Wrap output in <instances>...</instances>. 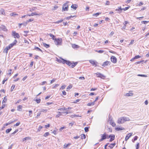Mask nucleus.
I'll return each mask as SVG.
<instances>
[{
    "label": "nucleus",
    "mask_w": 149,
    "mask_h": 149,
    "mask_svg": "<svg viewBox=\"0 0 149 149\" xmlns=\"http://www.w3.org/2000/svg\"><path fill=\"white\" fill-rule=\"evenodd\" d=\"M111 60L112 62L113 63H116L117 60L116 58L113 56H112L111 58Z\"/></svg>",
    "instance_id": "obj_7"
},
{
    "label": "nucleus",
    "mask_w": 149,
    "mask_h": 149,
    "mask_svg": "<svg viewBox=\"0 0 149 149\" xmlns=\"http://www.w3.org/2000/svg\"><path fill=\"white\" fill-rule=\"evenodd\" d=\"M72 47L73 48H75L79 47L78 45L75 44H73L72 45Z\"/></svg>",
    "instance_id": "obj_31"
},
{
    "label": "nucleus",
    "mask_w": 149,
    "mask_h": 149,
    "mask_svg": "<svg viewBox=\"0 0 149 149\" xmlns=\"http://www.w3.org/2000/svg\"><path fill=\"white\" fill-rule=\"evenodd\" d=\"M43 45L45 47L47 48H48L49 47V45L46 44L45 43H43Z\"/></svg>",
    "instance_id": "obj_26"
},
{
    "label": "nucleus",
    "mask_w": 149,
    "mask_h": 149,
    "mask_svg": "<svg viewBox=\"0 0 149 149\" xmlns=\"http://www.w3.org/2000/svg\"><path fill=\"white\" fill-rule=\"evenodd\" d=\"M139 143H138L136 144V149H139Z\"/></svg>",
    "instance_id": "obj_52"
},
{
    "label": "nucleus",
    "mask_w": 149,
    "mask_h": 149,
    "mask_svg": "<svg viewBox=\"0 0 149 149\" xmlns=\"http://www.w3.org/2000/svg\"><path fill=\"white\" fill-rule=\"evenodd\" d=\"M122 8H121V7H118V8L116 9L115 10L116 11L118 12V13H121L122 12Z\"/></svg>",
    "instance_id": "obj_14"
},
{
    "label": "nucleus",
    "mask_w": 149,
    "mask_h": 149,
    "mask_svg": "<svg viewBox=\"0 0 149 149\" xmlns=\"http://www.w3.org/2000/svg\"><path fill=\"white\" fill-rule=\"evenodd\" d=\"M132 133H130L128 134L127 136H126V137L125 139V141H127V140L131 137L132 134Z\"/></svg>",
    "instance_id": "obj_13"
},
{
    "label": "nucleus",
    "mask_w": 149,
    "mask_h": 149,
    "mask_svg": "<svg viewBox=\"0 0 149 149\" xmlns=\"http://www.w3.org/2000/svg\"><path fill=\"white\" fill-rule=\"evenodd\" d=\"M110 123H111V125L113 126L114 127L116 125L115 123L112 120H110Z\"/></svg>",
    "instance_id": "obj_19"
},
{
    "label": "nucleus",
    "mask_w": 149,
    "mask_h": 149,
    "mask_svg": "<svg viewBox=\"0 0 149 149\" xmlns=\"http://www.w3.org/2000/svg\"><path fill=\"white\" fill-rule=\"evenodd\" d=\"M89 62L93 65H95V67L97 66V63L95 62L93 60H90L89 61Z\"/></svg>",
    "instance_id": "obj_11"
},
{
    "label": "nucleus",
    "mask_w": 149,
    "mask_h": 149,
    "mask_svg": "<svg viewBox=\"0 0 149 149\" xmlns=\"http://www.w3.org/2000/svg\"><path fill=\"white\" fill-rule=\"evenodd\" d=\"M95 51H96V52L98 53H102L104 52V51H103L102 50H96Z\"/></svg>",
    "instance_id": "obj_38"
},
{
    "label": "nucleus",
    "mask_w": 149,
    "mask_h": 149,
    "mask_svg": "<svg viewBox=\"0 0 149 149\" xmlns=\"http://www.w3.org/2000/svg\"><path fill=\"white\" fill-rule=\"evenodd\" d=\"M40 14H38L37 13H36V12L34 13H32L31 14H28L27 15V16H33L34 15H40Z\"/></svg>",
    "instance_id": "obj_15"
},
{
    "label": "nucleus",
    "mask_w": 149,
    "mask_h": 149,
    "mask_svg": "<svg viewBox=\"0 0 149 149\" xmlns=\"http://www.w3.org/2000/svg\"><path fill=\"white\" fill-rule=\"evenodd\" d=\"M137 75L138 76H140V77H147V75H145L144 74H138Z\"/></svg>",
    "instance_id": "obj_40"
},
{
    "label": "nucleus",
    "mask_w": 149,
    "mask_h": 149,
    "mask_svg": "<svg viewBox=\"0 0 149 149\" xmlns=\"http://www.w3.org/2000/svg\"><path fill=\"white\" fill-rule=\"evenodd\" d=\"M72 86L71 85H69L67 88V89L69 90L72 88Z\"/></svg>",
    "instance_id": "obj_59"
},
{
    "label": "nucleus",
    "mask_w": 149,
    "mask_h": 149,
    "mask_svg": "<svg viewBox=\"0 0 149 149\" xmlns=\"http://www.w3.org/2000/svg\"><path fill=\"white\" fill-rule=\"evenodd\" d=\"M133 95V93H127L126 94V95L127 96H132Z\"/></svg>",
    "instance_id": "obj_41"
},
{
    "label": "nucleus",
    "mask_w": 149,
    "mask_h": 149,
    "mask_svg": "<svg viewBox=\"0 0 149 149\" xmlns=\"http://www.w3.org/2000/svg\"><path fill=\"white\" fill-rule=\"evenodd\" d=\"M77 5L76 4H73L71 6V7L72 8H73V9L75 10L77 7Z\"/></svg>",
    "instance_id": "obj_21"
},
{
    "label": "nucleus",
    "mask_w": 149,
    "mask_h": 149,
    "mask_svg": "<svg viewBox=\"0 0 149 149\" xmlns=\"http://www.w3.org/2000/svg\"><path fill=\"white\" fill-rule=\"evenodd\" d=\"M12 129H8L6 130V133H8Z\"/></svg>",
    "instance_id": "obj_35"
},
{
    "label": "nucleus",
    "mask_w": 149,
    "mask_h": 149,
    "mask_svg": "<svg viewBox=\"0 0 149 149\" xmlns=\"http://www.w3.org/2000/svg\"><path fill=\"white\" fill-rule=\"evenodd\" d=\"M12 70L10 69L8 71V74H9L10 75L11 73Z\"/></svg>",
    "instance_id": "obj_55"
},
{
    "label": "nucleus",
    "mask_w": 149,
    "mask_h": 149,
    "mask_svg": "<svg viewBox=\"0 0 149 149\" xmlns=\"http://www.w3.org/2000/svg\"><path fill=\"white\" fill-rule=\"evenodd\" d=\"M29 116L30 117H31L32 116L31 114L32 113V111L31 110H30V111H29Z\"/></svg>",
    "instance_id": "obj_56"
},
{
    "label": "nucleus",
    "mask_w": 149,
    "mask_h": 149,
    "mask_svg": "<svg viewBox=\"0 0 149 149\" xmlns=\"http://www.w3.org/2000/svg\"><path fill=\"white\" fill-rule=\"evenodd\" d=\"M141 57V56H140L139 55H137V56H134V58H135V59H136L139 58Z\"/></svg>",
    "instance_id": "obj_53"
},
{
    "label": "nucleus",
    "mask_w": 149,
    "mask_h": 149,
    "mask_svg": "<svg viewBox=\"0 0 149 149\" xmlns=\"http://www.w3.org/2000/svg\"><path fill=\"white\" fill-rule=\"evenodd\" d=\"M55 44L57 45H61L62 42V40L61 38H55L54 39Z\"/></svg>",
    "instance_id": "obj_2"
},
{
    "label": "nucleus",
    "mask_w": 149,
    "mask_h": 149,
    "mask_svg": "<svg viewBox=\"0 0 149 149\" xmlns=\"http://www.w3.org/2000/svg\"><path fill=\"white\" fill-rule=\"evenodd\" d=\"M115 135L114 134H111L109 136V137H110V139L109 140L110 142H111L114 140L115 139Z\"/></svg>",
    "instance_id": "obj_8"
},
{
    "label": "nucleus",
    "mask_w": 149,
    "mask_h": 149,
    "mask_svg": "<svg viewBox=\"0 0 149 149\" xmlns=\"http://www.w3.org/2000/svg\"><path fill=\"white\" fill-rule=\"evenodd\" d=\"M65 85H63L61 86V88H60V89H63L65 88Z\"/></svg>",
    "instance_id": "obj_60"
},
{
    "label": "nucleus",
    "mask_w": 149,
    "mask_h": 149,
    "mask_svg": "<svg viewBox=\"0 0 149 149\" xmlns=\"http://www.w3.org/2000/svg\"><path fill=\"white\" fill-rule=\"evenodd\" d=\"M58 110H60V111H62L64 110H67V109L65 108V107H64L63 108L58 109Z\"/></svg>",
    "instance_id": "obj_33"
},
{
    "label": "nucleus",
    "mask_w": 149,
    "mask_h": 149,
    "mask_svg": "<svg viewBox=\"0 0 149 149\" xmlns=\"http://www.w3.org/2000/svg\"><path fill=\"white\" fill-rule=\"evenodd\" d=\"M114 34V32L113 31H111L109 34V36H111Z\"/></svg>",
    "instance_id": "obj_64"
},
{
    "label": "nucleus",
    "mask_w": 149,
    "mask_h": 149,
    "mask_svg": "<svg viewBox=\"0 0 149 149\" xmlns=\"http://www.w3.org/2000/svg\"><path fill=\"white\" fill-rule=\"evenodd\" d=\"M75 16H72L71 15V16H69V17H67V18H66V19H67L68 20L69 19H70L71 18L73 17H75Z\"/></svg>",
    "instance_id": "obj_47"
},
{
    "label": "nucleus",
    "mask_w": 149,
    "mask_h": 149,
    "mask_svg": "<svg viewBox=\"0 0 149 149\" xmlns=\"http://www.w3.org/2000/svg\"><path fill=\"white\" fill-rule=\"evenodd\" d=\"M29 139V137H25L24 138V139H22V141H25V140H28V139Z\"/></svg>",
    "instance_id": "obj_44"
},
{
    "label": "nucleus",
    "mask_w": 149,
    "mask_h": 149,
    "mask_svg": "<svg viewBox=\"0 0 149 149\" xmlns=\"http://www.w3.org/2000/svg\"><path fill=\"white\" fill-rule=\"evenodd\" d=\"M138 136H135V137L134 138V139L133 140H132V141L134 142V141L138 139Z\"/></svg>",
    "instance_id": "obj_45"
},
{
    "label": "nucleus",
    "mask_w": 149,
    "mask_h": 149,
    "mask_svg": "<svg viewBox=\"0 0 149 149\" xmlns=\"http://www.w3.org/2000/svg\"><path fill=\"white\" fill-rule=\"evenodd\" d=\"M116 130L117 131H120V130H124L125 129L124 128L117 127H116Z\"/></svg>",
    "instance_id": "obj_23"
},
{
    "label": "nucleus",
    "mask_w": 149,
    "mask_h": 149,
    "mask_svg": "<svg viewBox=\"0 0 149 149\" xmlns=\"http://www.w3.org/2000/svg\"><path fill=\"white\" fill-rule=\"evenodd\" d=\"M84 130L86 132H88V127H85Z\"/></svg>",
    "instance_id": "obj_51"
},
{
    "label": "nucleus",
    "mask_w": 149,
    "mask_h": 149,
    "mask_svg": "<svg viewBox=\"0 0 149 149\" xmlns=\"http://www.w3.org/2000/svg\"><path fill=\"white\" fill-rule=\"evenodd\" d=\"M33 19H30L29 20H27L26 22H27V23H29V22H31L33 21Z\"/></svg>",
    "instance_id": "obj_49"
},
{
    "label": "nucleus",
    "mask_w": 149,
    "mask_h": 149,
    "mask_svg": "<svg viewBox=\"0 0 149 149\" xmlns=\"http://www.w3.org/2000/svg\"><path fill=\"white\" fill-rule=\"evenodd\" d=\"M110 63L111 62L110 61H106L104 62L102 66L104 67H105L107 66L108 65H109Z\"/></svg>",
    "instance_id": "obj_12"
},
{
    "label": "nucleus",
    "mask_w": 149,
    "mask_h": 149,
    "mask_svg": "<svg viewBox=\"0 0 149 149\" xmlns=\"http://www.w3.org/2000/svg\"><path fill=\"white\" fill-rule=\"evenodd\" d=\"M35 101L38 103H39L40 102L41 100L40 99H36Z\"/></svg>",
    "instance_id": "obj_54"
},
{
    "label": "nucleus",
    "mask_w": 149,
    "mask_h": 149,
    "mask_svg": "<svg viewBox=\"0 0 149 149\" xmlns=\"http://www.w3.org/2000/svg\"><path fill=\"white\" fill-rule=\"evenodd\" d=\"M0 28L3 31H6L7 30L5 26L2 25L0 26Z\"/></svg>",
    "instance_id": "obj_17"
},
{
    "label": "nucleus",
    "mask_w": 149,
    "mask_h": 149,
    "mask_svg": "<svg viewBox=\"0 0 149 149\" xmlns=\"http://www.w3.org/2000/svg\"><path fill=\"white\" fill-rule=\"evenodd\" d=\"M125 121H124V120H123V119L122 117H121L120 118H119L118 120V123L120 124H123L124 123Z\"/></svg>",
    "instance_id": "obj_9"
},
{
    "label": "nucleus",
    "mask_w": 149,
    "mask_h": 149,
    "mask_svg": "<svg viewBox=\"0 0 149 149\" xmlns=\"http://www.w3.org/2000/svg\"><path fill=\"white\" fill-rule=\"evenodd\" d=\"M95 104L94 102H93L91 103H88L87 105L88 106H93Z\"/></svg>",
    "instance_id": "obj_28"
},
{
    "label": "nucleus",
    "mask_w": 149,
    "mask_h": 149,
    "mask_svg": "<svg viewBox=\"0 0 149 149\" xmlns=\"http://www.w3.org/2000/svg\"><path fill=\"white\" fill-rule=\"evenodd\" d=\"M34 49L35 50H38V51H40L41 52H42V51L38 47H35Z\"/></svg>",
    "instance_id": "obj_30"
},
{
    "label": "nucleus",
    "mask_w": 149,
    "mask_h": 149,
    "mask_svg": "<svg viewBox=\"0 0 149 149\" xmlns=\"http://www.w3.org/2000/svg\"><path fill=\"white\" fill-rule=\"evenodd\" d=\"M95 74L97 77H100L103 79H104L105 77V76L100 73L97 72L95 73Z\"/></svg>",
    "instance_id": "obj_4"
},
{
    "label": "nucleus",
    "mask_w": 149,
    "mask_h": 149,
    "mask_svg": "<svg viewBox=\"0 0 149 149\" xmlns=\"http://www.w3.org/2000/svg\"><path fill=\"white\" fill-rule=\"evenodd\" d=\"M101 138L100 140L99 141L100 142L102 141L103 140L106 139L107 138V134L104 133V134L101 135Z\"/></svg>",
    "instance_id": "obj_6"
},
{
    "label": "nucleus",
    "mask_w": 149,
    "mask_h": 149,
    "mask_svg": "<svg viewBox=\"0 0 149 149\" xmlns=\"http://www.w3.org/2000/svg\"><path fill=\"white\" fill-rule=\"evenodd\" d=\"M0 14L5 15V13L3 9H1L0 10Z\"/></svg>",
    "instance_id": "obj_16"
},
{
    "label": "nucleus",
    "mask_w": 149,
    "mask_h": 149,
    "mask_svg": "<svg viewBox=\"0 0 149 149\" xmlns=\"http://www.w3.org/2000/svg\"><path fill=\"white\" fill-rule=\"evenodd\" d=\"M72 118L74 117H79L80 116H79V115H72Z\"/></svg>",
    "instance_id": "obj_58"
},
{
    "label": "nucleus",
    "mask_w": 149,
    "mask_h": 149,
    "mask_svg": "<svg viewBox=\"0 0 149 149\" xmlns=\"http://www.w3.org/2000/svg\"><path fill=\"white\" fill-rule=\"evenodd\" d=\"M8 79V78H7L6 77L2 81V84H4L5 83V81H7Z\"/></svg>",
    "instance_id": "obj_34"
},
{
    "label": "nucleus",
    "mask_w": 149,
    "mask_h": 149,
    "mask_svg": "<svg viewBox=\"0 0 149 149\" xmlns=\"http://www.w3.org/2000/svg\"><path fill=\"white\" fill-rule=\"evenodd\" d=\"M5 107V104H3L1 107H0V110L3 109Z\"/></svg>",
    "instance_id": "obj_62"
},
{
    "label": "nucleus",
    "mask_w": 149,
    "mask_h": 149,
    "mask_svg": "<svg viewBox=\"0 0 149 149\" xmlns=\"http://www.w3.org/2000/svg\"><path fill=\"white\" fill-rule=\"evenodd\" d=\"M65 127H61L59 130L60 131H61L63 130L64 129H65Z\"/></svg>",
    "instance_id": "obj_61"
},
{
    "label": "nucleus",
    "mask_w": 149,
    "mask_h": 149,
    "mask_svg": "<svg viewBox=\"0 0 149 149\" xmlns=\"http://www.w3.org/2000/svg\"><path fill=\"white\" fill-rule=\"evenodd\" d=\"M49 133L48 132H46L44 135L43 136L45 137L49 135Z\"/></svg>",
    "instance_id": "obj_39"
},
{
    "label": "nucleus",
    "mask_w": 149,
    "mask_h": 149,
    "mask_svg": "<svg viewBox=\"0 0 149 149\" xmlns=\"http://www.w3.org/2000/svg\"><path fill=\"white\" fill-rule=\"evenodd\" d=\"M7 99L6 97V96L5 97H4V99L2 101V104H3V103H5L6 102H7Z\"/></svg>",
    "instance_id": "obj_20"
},
{
    "label": "nucleus",
    "mask_w": 149,
    "mask_h": 149,
    "mask_svg": "<svg viewBox=\"0 0 149 149\" xmlns=\"http://www.w3.org/2000/svg\"><path fill=\"white\" fill-rule=\"evenodd\" d=\"M47 110L46 109H42L41 111H40V112H43L44 113H46L47 111Z\"/></svg>",
    "instance_id": "obj_42"
},
{
    "label": "nucleus",
    "mask_w": 149,
    "mask_h": 149,
    "mask_svg": "<svg viewBox=\"0 0 149 149\" xmlns=\"http://www.w3.org/2000/svg\"><path fill=\"white\" fill-rule=\"evenodd\" d=\"M70 145V143H68L67 144H65L64 145L63 148H66L68 147V146Z\"/></svg>",
    "instance_id": "obj_43"
},
{
    "label": "nucleus",
    "mask_w": 149,
    "mask_h": 149,
    "mask_svg": "<svg viewBox=\"0 0 149 149\" xmlns=\"http://www.w3.org/2000/svg\"><path fill=\"white\" fill-rule=\"evenodd\" d=\"M7 49H6V48H5L3 50V52L4 53H6V54H7L8 51Z\"/></svg>",
    "instance_id": "obj_37"
},
{
    "label": "nucleus",
    "mask_w": 149,
    "mask_h": 149,
    "mask_svg": "<svg viewBox=\"0 0 149 149\" xmlns=\"http://www.w3.org/2000/svg\"><path fill=\"white\" fill-rule=\"evenodd\" d=\"M115 145L116 143H111L108 146V147L110 148V149H112L115 146Z\"/></svg>",
    "instance_id": "obj_18"
},
{
    "label": "nucleus",
    "mask_w": 149,
    "mask_h": 149,
    "mask_svg": "<svg viewBox=\"0 0 149 149\" xmlns=\"http://www.w3.org/2000/svg\"><path fill=\"white\" fill-rule=\"evenodd\" d=\"M63 21V20L61 19V20H58V21H57L56 22H55V23L58 24V23H60L61 22Z\"/></svg>",
    "instance_id": "obj_57"
},
{
    "label": "nucleus",
    "mask_w": 149,
    "mask_h": 149,
    "mask_svg": "<svg viewBox=\"0 0 149 149\" xmlns=\"http://www.w3.org/2000/svg\"><path fill=\"white\" fill-rule=\"evenodd\" d=\"M18 14H17L16 13L14 12L10 14V15L11 16H15V15H17Z\"/></svg>",
    "instance_id": "obj_25"
},
{
    "label": "nucleus",
    "mask_w": 149,
    "mask_h": 149,
    "mask_svg": "<svg viewBox=\"0 0 149 149\" xmlns=\"http://www.w3.org/2000/svg\"><path fill=\"white\" fill-rule=\"evenodd\" d=\"M101 13H97L95 14H94L93 15V16H95V17H97L100 14H101Z\"/></svg>",
    "instance_id": "obj_29"
},
{
    "label": "nucleus",
    "mask_w": 149,
    "mask_h": 149,
    "mask_svg": "<svg viewBox=\"0 0 149 149\" xmlns=\"http://www.w3.org/2000/svg\"><path fill=\"white\" fill-rule=\"evenodd\" d=\"M18 131V130L17 129L16 130L13 132L11 134L12 135H13L14 134H15Z\"/></svg>",
    "instance_id": "obj_50"
},
{
    "label": "nucleus",
    "mask_w": 149,
    "mask_h": 149,
    "mask_svg": "<svg viewBox=\"0 0 149 149\" xmlns=\"http://www.w3.org/2000/svg\"><path fill=\"white\" fill-rule=\"evenodd\" d=\"M48 35H49L53 40H54L55 36L54 35H52L51 33H49L48 34Z\"/></svg>",
    "instance_id": "obj_27"
},
{
    "label": "nucleus",
    "mask_w": 149,
    "mask_h": 149,
    "mask_svg": "<svg viewBox=\"0 0 149 149\" xmlns=\"http://www.w3.org/2000/svg\"><path fill=\"white\" fill-rule=\"evenodd\" d=\"M123 118V120H124V121H129L130 119L129 118L125 117H122Z\"/></svg>",
    "instance_id": "obj_24"
},
{
    "label": "nucleus",
    "mask_w": 149,
    "mask_h": 149,
    "mask_svg": "<svg viewBox=\"0 0 149 149\" xmlns=\"http://www.w3.org/2000/svg\"><path fill=\"white\" fill-rule=\"evenodd\" d=\"M81 139H85L86 138V136L84 134H82L81 135Z\"/></svg>",
    "instance_id": "obj_36"
},
{
    "label": "nucleus",
    "mask_w": 149,
    "mask_h": 149,
    "mask_svg": "<svg viewBox=\"0 0 149 149\" xmlns=\"http://www.w3.org/2000/svg\"><path fill=\"white\" fill-rule=\"evenodd\" d=\"M65 113L66 114H68V112L67 111H66L65 112H58V113L56 115V117L58 118L60 116L62 115L61 114Z\"/></svg>",
    "instance_id": "obj_10"
},
{
    "label": "nucleus",
    "mask_w": 149,
    "mask_h": 149,
    "mask_svg": "<svg viewBox=\"0 0 149 149\" xmlns=\"http://www.w3.org/2000/svg\"><path fill=\"white\" fill-rule=\"evenodd\" d=\"M15 45L13 43H11L10 44L9 46L11 48L13 46Z\"/></svg>",
    "instance_id": "obj_63"
},
{
    "label": "nucleus",
    "mask_w": 149,
    "mask_h": 149,
    "mask_svg": "<svg viewBox=\"0 0 149 149\" xmlns=\"http://www.w3.org/2000/svg\"><path fill=\"white\" fill-rule=\"evenodd\" d=\"M56 80V79H53L52 80H51L50 84L53 83V82H55V81Z\"/></svg>",
    "instance_id": "obj_48"
},
{
    "label": "nucleus",
    "mask_w": 149,
    "mask_h": 149,
    "mask_svg": "<svg viewBox=\"0 0 149 149\" xmlns=\"http://www.w3.org/2000/svg\"><path fill=\"white\" fill-rule=\"evenodd\" d=\"M69 2L68 1H67L66 3H64L62 7V10L63 11H68V3Z\"/></svg>",
    "instance_id": "obj_3"
},
{
    "label": "nucleus",
    "mask_w": 149,
    "mask_h": 149,
    "mask_svg": "<svg viewBox=\"0 0 149 149\" xmlns=\"http://www.w3.org/2000/svg\"><path fill=\"white\" fill-rule=\"evenodd\" d=\"M43 128V127L42 126H40L38 130H37V132H39L40 130H41Z\"/></svg>",
    "instance_id": "obj_32"
},
{
    "label": "nucleus",
    "mask_w": 149,
    "mask_h": 149,
    "mask_svg": "<svg viewBox=\"0 0 149 149\" xmlns=\"http://www.w3.org/2000/svg\"><path fill=\"white\" fill-rule=\"evenodd\" d=\"M27 23L26 22H24L23 23L21 24H19L20 25V26H21L22 25H23L24 26H26L27 24Z\"/></svg>",
    "instance_id": "obj_22"
},
{
    "label": "nucleus",
    "mask_w": 149,
    "mask_h": 149,
    "mask_svg": "<svg viewBox=\"0 0 149 149\" xmlns=\"http://www.w3.org/2000/svg\"><path fill=\"white\" fill-rule=\"evenodd\" d=\"M62 60L63 61V63H65L69 66H71V67L72 68L74 67L78 63L77 62L71 63L69 61H66L63 59H62Z\"/></svg>",
    "instance_id": "obj_1"
},
{
    "label": "nucleus",
    "mask_w": 149,
    "mask_h": 149,
    "mask_svg": "<svg viewBox=\"0 0 149 149\" xmlns=\"http://www.w3.org/2000/svg\"><path fill=\"white\" fill-rule=\"evenodd\" d=\"M12 35L13 36H14L15 38H20V36L19 34L16 33L15 31H13L12 32Z\"/></svg>",
    "instance_id": "obj_5"
},
{
    "label": "nucleus",
    "mask_w": 149,
    "mask_h": 149,
    "mask_svg": "<svg viewBox=\"0 0 149 149\" xmlns=\"http://www.w3.org/2000/svg\"><path fill=\"white\" fill-rule=\"evenodd\" d=\"M15 87V86L14 85H13L11 88V90L12 91Z\"/></svg>",
    "instance_id": "obj_46"
}]
</instances>
